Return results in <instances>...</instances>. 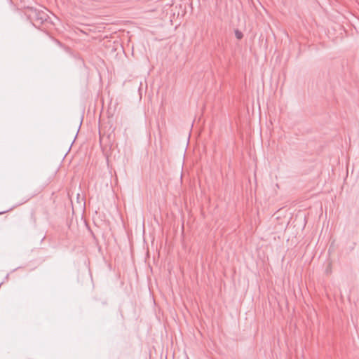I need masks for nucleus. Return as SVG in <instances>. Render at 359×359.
Listing matches in <instances>:
<instances>
[{"mask_svg": "<svg viewBox=\"0 0 359 359\" xmlns=\"http://www.w3.org/2000/svg\"><path fill=\"white\" fill-rule=\"evenodd\" d=\"M235 36L236 37L237 39H241L243 36V33L239 31V30H236L235 31Z\"/></svg>", "mask_w": 359, "mask_h": 359, "instance_id": "f257e3e1", "label": "nucleus"}]
</instances>
